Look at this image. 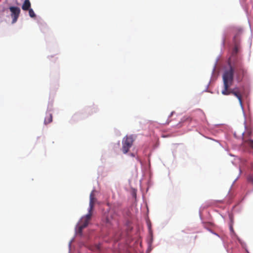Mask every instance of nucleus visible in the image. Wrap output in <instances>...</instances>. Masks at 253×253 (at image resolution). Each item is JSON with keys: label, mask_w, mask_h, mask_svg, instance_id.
I'll return each mask as SVG.
<instances>
[{"label": "nucleus", "mask_w": 253, "mask_h": 253, "mask_svg": "<svg viewBox=\"0 0 253 253\" xmlns=\"http://www.w3.org/2000/svg\"><path fill=\"white\" fill-rule=\"evenodd\" d=\"M31 8V3L29 0H25L22 5V9L24 11H27Z\"/></svg>", "instance_id": "6e6552de"}, {"label": "nucleus", "mask_w": 253, "mask_h": 253, "mask_svg": "<svg viewBox=\"0 0 253 253\" xmlns=\"http://www.w3.org/2000/svg\"><path fill=\"white\" fill-rule=\"evenodd\" d=\"M243 135H244V136H243V138L244 137L246 138V136H247V135H246V134H244V133H243Z\"/></svg>", "instance_id": "2eb2a0df"}, {"label": "nucleus", "mask_w": 253, "mask_h": 253, "mask_svg": "<svg viewBox=\"0 0 253 253\" xmlns=\"http://www.w3.org/2000/svg\"><path fill=\"white\" fill-rule=\"evenodd\" d=\"M230 67L233 69V74L235 73L237 81L239 82H241L247 72L242 62L240 61H237L232 65L230 60H229L228 67L225 68V70L229 69Z\"/></svg>", "instance_id": "7ed1b4c3"}, {"label": "nucleus", "mask_w": 253, "mask_h": 253, "mask_svg": "<svg viewBox=\"0 0 253 253\" xmlns=\"http://www.w3.org/2000/svg\"><path fill=\"white\" fill-rule=\"evenodd\" d=\"M28 10L29 11V16L31 17H32V18H35L36 17V14H35L34 10L32 8H30V9H29Z\"/></svg>", "instance_id": "f8f14e48"}, {"label": "nucleus", "mask_w": 253, "mask_h": 253, "mask_svg": "<svg viewBox=\"0 0 253 253\" xmlns=\"http://www.w3.org/2000/svg\"><path fill=\"white\" fill-rule=\"evenodd\" d=\"M222 79L223 83V89L221 91L223 95H228L231 94L235 96L239 100L240 103L242 104V96L238 87L233 89L230 88L233 83V70L230 67L229 69L224 70Z\"/></svg>", "instance_id": "f257e3e1"}, {"label": "nucleus", "mask_w": 253, "mask_h": 253, "mask_svg": "<svg viewBox=\"0 0 253 253\" xmlns=\"http://www.w3.org/2000/svg\"><path fill=\"white\" fill-rule=\"evenodd\" d=\"M215 235H216V236H218L217 234H216V233H214Z\"/></svg>", "instance_id": "dca6fc26"}, {"label": "nucleus", "mask_w": 253, "mask_h": 253, "mask_svg": "<svg viewBox=\"0 0 253 253\" xmlns=\"http://www.w3.org/2000/svg\"><path fill=\"white\" fill-rule=\"evenodd\" d=\"M114 213L113 212H110L108 213V215L105 217V222L107 225L113 224L112 220L114 218Z\"/></svg>", "instance_id": "0eeeda50"}, {"label": "nucleus", "mask_w": 253, "mask_h": 253, "mask_svg": "<svg viewBox=\"0 0 253 253\" xmlns=\"http://www.w3.org/2000/svg\"><path fill=\"white\" fill-rule=\"evenodd\" d=\"M134 139L132 135H126L122 140V151L124 154H126L133 145Z\"/></svg>", "instance_id": "20e7f679"}, {"label": "nucleus", "mask_w": 253, "mask_h": 253, "mask_svg": "<svg viewBox=\"0 0 253 253\" xmlns=\"http://www.w3.org/2000/svg\"><path fill=\"white\" fill-rule=\"evenodd\" d=\"M52 121V116L51 114H47L44 119V124L45 125L51 123Z\"/></svg>", "instance_id": "9d476101"}, {"label": "nucleus", "mask_w": 253, "mask_h": 253, "mask_svg": "<svg viewBox=\"0 0 253 253\" xmlns=\"http://www.w3.org/2000/svg\"><path fill=\"white\" fill-rule=\"evenodd\" d=\"M230 230L231 231H233V228L232 226L230 227Z\"/></svg>", "instance_id": "4468645a"}, {"label": "nucleus", "mask_w": 253, "mask_h": 253, "mask_svg": "<svg viewBox=\"0 0 253 253\" xmlns=\"http://www.w3.org/2000/svg\"><path fill=\"white\" fill-rule=\"evenodd\" d=\"M247 181L249 183L253 185V173L248 176Z\"/></svg>", "instance_id": "9b49d317"}, {"label": "nucleus", "mask_w": 253, "mask_h": 253, "mask_svg": "<svg viewBox=\"0 0 253 253\" xmlns=\"http://www.w3.org/2000/svg\"><path fill=\"white\" fill-rule=\"evenodd\" d=\"M10 11L11 12V17L12 19V23H15L19 16L20 13V9L18 7L16 6H10L9 8Z\"/></svg>", "instance_id": "423d86ee"}, {"label": "nucleus", "mask_w": 253, "mask_h": 253, "mask_svg": "<svg viewBox=\"0 0 253 253\" xmlns=\"http://www.w3.org/2000/svg\"><path fill=\"white\" fill-rule=\"evenodd\" d=\"M89 208L88 210V213L83 216L80 219L79 222L77 225L76 230L77 233L81 235L82 234V231L83 229L85 228L88 224L89 221H90L92 216V211L94 207V205L95 202V198L94 195L92 192L89 196Z\"/></svg>", "instance_id": "f03ea898"}, {"label": "nucleus", "mask_w": 253, "mask_h": 253, "mask_svg": "<svg viewBox=\"0 0 253 253\" xmlns=\"http://www.w3.org/2000/svg\"><path fill=\"white\" fill-rule=\"evenodd\" d=\"M252 135V131L251 130H249L247 132V133L246 134V135L248 137H250V136Z\"/></svg>", "instance_id": "ddd939ff"}, {"label": "nucleus", "mask_w": 253, "mask_h": 253, "mask_svg": "<svg viewBox=\"0 0 253 253\" xmlns=\"http://www.w3.org/2000/svg\"><path fill=\"white\" fill-rule=\"evenodd\" d=\"M243 141L244 144H248L253 149V140L246 138L245 137L243 138Z\"/></svg>", "instance_id": "1a4fd4ad"}, {"label": "nucleus", "mask_w": 253, "mask_h": 253, "mask_svg": "<svg viewBox=\"0 0 253 253\" xmlns=\"http://www.w3.org/2000/svg\"><path fill=\"white\" fill-rule=\"evenodd\" d=\"M242 33V29L239 28L237 30L236 33L233 38V42L234 46L232 50V56L236 55L239 51L240 47V41L238 39V37Z\"/></svg>", "instance_id": "39448f33"}]
</instances>
